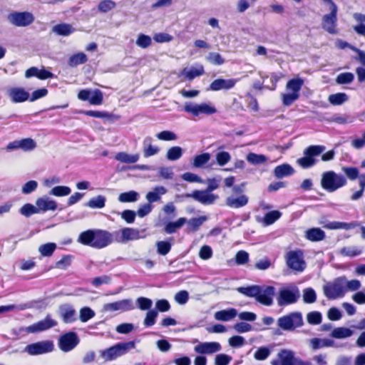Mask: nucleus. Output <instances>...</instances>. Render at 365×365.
Here are the masks:
<instances>
[{"label":"nucleus","mask_w":365,"mask_h":365,"mask_svg":"<svg viewBox=\"0 0 365 365\" xmlns=\"http://www.w3.org/2000/svg\"><path fill=\"white\" fill-rule=\"evenodd\" d=\"M237 310L234 308H230L228 309H223L217 312L215 314V318L217 320L227 322L235 318L237 316Z\"/></svg>","instance_id":"cd10ccee"},{"label":"nucleus","mask_w":365,"mask_h":365,"mask_svg":"<svg viewBox=\"0 0 365 365\" xmlns=\"http://www.w3.org/2000/svg\"><path fill=\"white\" fill-rule=\"evenodd\" d=\"M305 237L311 242H319L325 239L326 235L322 229L312 227L306 231Z\"/></svg>","instance_id":"a878e982"},{"label":"nucleus","mask_w":365,"mask_h":365,"mask_svg":"<svg viewBox=\"0 0 365 365\" xmlns=\"http://www.w3.org/2000/svg\"><path fill=\"white\" fill-rule=\"evenodd\" d=\"M87 61L88 58L86 55L83 52H79L70 56L68 59V65L71 67H76L80 64L86 63Z\"/></svg>","instance_id":"7c9ffc66"},{"label":"nucleus","mask_w":365,"mask_h":365,"mask_svg":"<svg viewBox=\"0 0 365 365\" xmlns=\"http://www.w3.org/2000/svg\"><path fill=\"white\" fill-rule=\"evenodd\" d=\"M151 142V138H146L143 140V156L145 158H149L150 156L155 155L160 151V149L157 146L153 145Z\"/></svg>","instance_id":"c85d7f7f"},{"label":"nucleus","mask_w":365,"mask_h":365,"mask_svg":"<svg viewBox=\"0 0 365 365\" xmlns=\"http://www.w3.org/2000/svg\"><path fill=\"white\" fill-rule=\"evenodd\" d=\"M185 197H192L202 205H212L219 197L218 195L209 192L206 189L195 190L192 193H187Z\"/></svg>","instance_id":"f8f14e48"},{"label":"nucleus","mask_w":365,"mask_h":365,"mask_svg":"<svg viewBox=\"0 0 365 365\" xmlns=\"http://www.w3.org/2000/svg\"><path fill=\"white\" fill-rule=\"evenodd\" d=\"M113 235L104 230H88L82 232L78 241L95 249L104 248L113 242Z\"/></svg>","instance_id":"f257e3e1"},{"label":"nucleus","mask_w":365,"mask_h":365,"mask_svg":"<svg viewBox=\"0 0 365 365\" xmlns=\"http://www.w3.org/2000/svg\"><path fill=\"white\" fill-rule=\"evenodd\" d=\"M317 299L315 291L312 288H307L304 290L303 300L305 303L312 304Z\"/></svg>","instance_id":"69168bd1"},{"label":"nucleus","mask_w":365,"mask_h":365,"mask_svg":"<svg viewBox=\"0 0 365 365\" xmlns=\"http://www.w3.org/2000/svg\"><path fill=\"white\" fill-rule=\"evenodd\" d=\"M186 222L187 220L185 217H180L175 222H170L165 225V231L168 234H172L177 229L180 228Z\"/></svg>","instance_id":"4c0bfd02"},{"label":"nucleus","mask_w":365,"mask_h":365,"mask_svg":"<svg viewBox=\"0 0 365 365\" xmlns=\"http://www.w3.org/2000/svg\"><path fill=\"white\" fill-rule=\"evenodd\" d=\"M19 212L22 215H24L26 217H29L34 214L39 213L37 206L36 205L34 206L30 203H26V204L24 205L21 207Z\"/></svg>","instance_id":"c03bdc74"},{"label":"nucleus","mask_w":365,"mask_h":365,"mask_svg":"<svg viewBox=\"0 0 365 365\" xmlns=\"http://www.w3.org/2000/svg\"><path fill=\"white\" fill-rule=\"evenodd\" d=\"M134 308L130 299H123L111 303L106 304L103 307L105 311L115 312V311H129Z\"/></svg>","instance_id":"f3484780"},{"label":"nucleus","mask_w":365,"mask_h":365,"mask_svg":"<svg viewBox=\"0 0 365 365\" xmlns=\"http://www.w3.org/2000/svg\"><path fill=\"white\" fill-rule=\"evenodd\" d=\"M304 84L303 79L300 78H292L287 83V89L294 93H299V91Z\"/></svg>","instance_id":"c9c22d12"},{"label":"nucleus","mask_w":365,"mask_h":365,"mask_svg":"<svg viewBox=\"0 0 365 365\" xmlns=\"http://www.w3.org/2000/svg\"><path fill=\"white\" fill-rule=\"evenodd\" d=\"M232 361V357L225 354L216 355L215 359V365H228Z\"/></svg>","instance_id":"774afa93"},{"label":"nucleus","mask_w":365,"mask_h":365,"mask_svg":"<svg viewBox=\"0 0 365 365\" xmlns=\"http://www.w3.org/2000/svg\"><path fill=\"white\" fill-rule=\"evenodd\" d=\"M78 342L79 340L76 333L69 331L61 336L58 341V346L61 351L68 352L73 349Z\"/></svg>","instance_id":"9d476101"},{"label":"nucleus","mask_w":365,"mask_h":365,"mask_svg":"<svg viewBox=\"0 0 365 365\" xmlns=\"http://www.w3.org/2000/svg\"><path fill=\"white\" fill-rule=\"evenodd\" d=\"M92 96L90 97L89 103L91 105H101L103 101V93L98 90L96 89L93 92H92Z\"/></svg>","instance_id":"680f3d73"},{"label":"nucleus","mask_w":365,"mask_h":365,"mask_svg":"<svg viewBox=\"0 0 365 365\" xmlns=\"http://www.w3.org/2000/svg\"><path fill=\"white\" fill-rule=\"evenodd\" d=\"M71 190L68 186L58 185L53 187L49 192V194L56 197H63L68 195Z\"/></svg>","instance_id":"ea45409f"},{"label":"nucleus","mask_w":365,"mask_h":365,"mask_svg":"<svg viewBox=\"0 0 365 365\" xmlns=\"http://www.w3.org/2000/svg\"><path fill=\"white\" fill-rule=\"evenodd\" d=\"M274 295L275 288L273 286H267L263 290L260 287L256 300L263 305L271 306L273 304V297Z\"/></svg>","instance_id":"2eb2a0df"},{"label":"nucleus","mask_w":365,"mask_h":365,"mask_svg":"<svg viewBox=\"0 0 365 365\" xmlns=\"http://www.w3.org/2000/svg\"><path fill=\"white\" fill-rule=\"evenodd\" d=\"M240 195L237 197L233 196H229L225 200V205L231 208H240L245 206L249 201L248 197L244 194L240 193Z\"/></svg>","instance_id":"5701e85b"},{"label":"nucleus","mask_w":365,"mask_h":365,"mask_svg":"<svg viewBox=\"0 0 365 365\" xmlns=\"http://www.w3.org/2000/svg\"><path fill=\"white\" fill-rule=\"evenodd\" d=\"M277 324L284 330H294L303 325L302 316L299 312H292L279 317Z\"/></svg>","instance_id":"39448f33"},{"label":"nucleus","mask_w":365,"mask_h":365,"mask_svg":"<svg viewBox=\"0 0 365 365\" xmlns=\"http://www.w3.org/2000/svg\"><path fill=\"white\" fill-rule=\"evenodd\" d=\"M21 149L24 151L34 150L36 147V143L32 138H27L20 140Z\"/></svg>","instance_id":"052dcab7"},{"label":"nucleus","mask_w":365,"mask_h":365,"mask_svg":"<svg viewBox=\"0 0 365 365\" xmlns=\"http://www.w3.org/2000/svg\"><path fill=\"white\" fill-rule=\"evenodd\" d=\"M155 190V191L149 192L146 195V199L150 204L160 200V197L157 191H160L161 194L165 193V189L163 187H156Z\"/></svg>","instance_id":"5fc2aeb1"},{"label":"nucleus","mask_w":365,"mask_h":365,"mask_svg":"<svg viewBox=\"0 0 365 365\" xmlns=\"http://www.w3.org/2000/svg\"><path fill=\"white\" fill-rule=\"evenodd\" d=\"M182 155V150L179 146L170 148L168 152L166 157L169 160H176L180 158Z\"/></svg>","instance_id":"49530a36"},{"label":"nucleus","mask_w":365,"mask_h":365,"mask_svg":"<svg viewBox=\"0 0 365 365\" xmlns=\"http://www.w3.org/2000/svg\"><path fill=\"white\" fill-rule=\"evenodd\" d=\"M325 296L329 299H336L343 297L346 292V278L338 277L332 283L324 287Z\"/></svg>","instance_id":"20e7f679"},{"label":"nucleus","mask_w":365,"mask_h":365,"mask_svg":"<svg viewBox=\"0 0 365 365\" xmlns=\"http://www.w3.org/2000/svg\"><path fill=\"white\" fill-rule=\"evenodd\" d=\"M184 110L188 113L192 114L194 116H198L201 113L212 115L215 113L217 111L214 106H210L207 103L197 105L192 103H185L184 106Z\"/></svg>","instance_id":"9b49d317"},{"label":"nucleus","mask_w":365,"mask_h":365,"mask_svg":"<svg viewBox=\"0 0 365 365\" xmlns=\"http://www.w3.org/2000/svg\"><path fill=\"white\" fill-rule=\"evenodd\" d=\"M115 159L121 163H134L139 160V155H129L125 152H120L116 154Z\"/></svg>","instance_id":"f704fd0d"},{"label":"nucleus","mask_w":365,"mask_h":365,"mask_svg":"<svg viewBox=\"0 0 365 365\" xmlns=\"http://www.w3.org/2000/svg\"><path fill=\"white\" fill-rule=\"evenodd\" d=\"M60 315L64 323H72L76 320L75 309L70 305H64L60 307Z\"/></svg>","instance_id":"393cba45"},{"label":"nucleus","mask_w":365,"mask_h":365,"mask_svg":"<svg viewBox=\"0 0 365 365\" xmlns=\"http://www.w3.org/2000/svg\"><path fill=\"white\" fill-rule=\"evenodd\" d=\"M152 43V38L150 36L140 34L138 35V38L136 40V44L142 48H146L149 47Z\"/></svg>","instance_id":"4d7b16f0"},{"label":"nucleus","mask_w":365,"mask_h":365,"mask_svg":"<svg viewBox=\"0 0 365 365\" xmlns=\"http://www.w3.org/2000/svg\"><path fill=\"white\" fill-rule=\"evenodd\" d=\"M237 81L238 80L235 78H217L210 84V89L213 91L230 90L235 86Z\"/></svg>","instance_id":"a211bd4d"},{"label":"nucleus","mask_w":365,"mask_h":365,"mask_svg":"<svg viewBox=\"0 0 365 365\" xmlns=\"http://www.w3.org/2000/svg\"><path fill=\"white\" fill-rule=\"evenodd\" d=\"M72 258V255H63L60 260L56 262V267L61 269H67L71 264Z\"/></svg>","instance_id":"338daca9"},{"label":"nucleus","mask_w":365,"mask_h":365,"mask_svg":"<svg viewBox=\"0 0 365 365\" xmlns=\"http://www.w3.org/2000/svg\"><path fill=\"white\" fill-rule=\"evenodd\" d=\"M349 99L345 93H336L331 94L328 97L329 102L333 106H340L346 102Z\"/></svg>","instance_id":"2f4dec72"},{"label":"nucleus","mask_w":365,"mask_h":365,"mask_svg":"<svg viewBox=\"0 0 365 365\" xmlns=\"http://www.w3.org/2000/svg\"><path fill=\"white\" fill-rule=\"evenodd\" d=\"M7 19L9 21L18 27H26L34 21V16L29 11H13Z\"/></svg>","instance_id":"423d86ee"},{"label":"nucleus","mask_w":365,"mask_h":365,"mask_svg":"<svg viewBox=\"0 0 365 365\" xmlns=\"http://www.w3.org/2000/svg\"><path fill=\"white\" fill-rule=\"evenodd\" d=\"M138 194L135 191L123 192L119 195L118 200L121 202H132L138 200Z\"/></svg>","instance_id":"603ef678"},{"label":"nucleus","mask_w":365,"mask_h":365,"mask_svg":"<svg viewBox=\"0 0 365 365\" xmlns=\"http://www.w3.org/2000/svg\"><path fill=\"white\" fill-rule=\"evenodd\" d=\"M336 22L337 6L335 4H333V6L331 7L330 13L325 14L322 18V28L328 33L335 34L337 33Z\"/></svg>","instance_id":"1a4fd4ad"},{"label":"nucleus","mask_w":365,"mask_h":365,"mask_svg":"<svg viewBox=\"0 0 365 365\" xmlns=\"http://www.w3.org/2000/svg\"><path fill=\"white\" fill-rule=\"evenodd\" d=\"M121 235L123 241H129L138 239L140 232L137 229L125 227L121 230Z\"/></svg>","instance_id":"473e14b6"},{"label":"nucleus","mask_w":365,"mask_h":365,"mask_svg":"<svg viewBox=\"0 0 365 365\" xmlns=\"http://www.w3.org/2000/svg\"><path fill=\"white\" fill-rule=\"evenodd\" d=\"M288 267L296 272H302L306 267L303 252L300 250L289 251L286 257Z\"/></svg>","instance_id":"0eeeda50"},{"label":"nucleus","mask_w":365,"mask_h":365,"mask_svg":"<svg viewBox=\"0 0 365 365\" xmlns=\"http://www.w3.org/2000/svg\"><path fill=\"white\" fill-rule=\"evenodd\" d=\"M354 79V76L352 73L345 72L339 73L336 78V82L338 84H348L351 83Z\"/></svg>","instance_id":"de8ad7c7"},{"label":"nucleus","mask_w":365,"mask_h":365,"mask_svg":"<svg viewBox=\"0 0 365 365\" xmlns=\"http://www.w3.org/2000/svg\"><path fill=\"white\" fill-rule=\"evenodd\" d=\"M129 346H134V342L118 344L104 350L102 352V356L107 361L113 360L120 355V351L121 350H125Z\"/></svg>","instance_id":"4468645a"},{"label":"nucleus","mask_w":365,"mask_h":365,"mask_svg":"<svg viewBox=\"0 0 365 365\" xmlns=\"http://www.w3.org/2000/svg\"><path fill=\"white\" fill-rule=\"evenodd\" d=\"M105 204L106 198L103 195L93 197L88 202V205L91 208H103L105 207Z\"/></svg>","instance_id":"3c124183"},{"label":"nucleus","mask_w":365,"mask_h":365,"mask_svg":"<svg viewBox=\"0 0 365 365\" xmlns=\"http://www.w3.org/2000/svg\"><path fill=\"white\" fill-rule=\"evenodd\" d=\"M115 6V2L112 0H103L98 4V9L101 12L106 13L114 9Z\"/></svg>","instance_id":"bf43d9fd"},{"label":"nucleus","mask_w":365,"mask_h":365,"mask_svg":"<svg viewBox=\"0 0 365 365\" xmlns=\"http://www.w3.org/2000/svg\"><path fill=\"white\" fill-rule=\"evenodd\" d=\"M294 173V168L290 165L287 163L277 165L274 170V174L277 178H282L285 176H289L293 175Z\"/></svg>","instance_id":"bb28decb"},{"label":"nucleus","mask_w":365,"mask_h":365,"mask_svg":"<svg viewBox=\"0 0 365 365\" xmlns=\"http://www.w3.org/2000/svg\"><path fill=\"white\" fill-rule=\"evenodd\" d=\"M359 226V223L356 222H330L323 225V227L327 230H349L351 229H354Z\"/></svg>","instance_id":"b1692460"},{"label":"nucleus","mask_w":365,"mask_h":365,"mask_svg":"<svg viewBox=\"0 0 365 365\" xmlns=\"http://www.w3.org/2000/svg\"><path fill=\"white\" fill-rule=\"evenodd\" d=\"M205 71L202 66H200L199 68H191L187 71L184 70V75L188 80H192L197 76L203 75Z\"/></svg>","instance_id":"13d9d810"},{"label":"nucleus","mask_w":365,"mask_h":365,"mask_svg":"<svg viewBox=\"0 0 365 365\" xmlns=\"http://www.w3.org/2000/svg\"><path fill=\"white\" fill-rule=\"evenodd\" d=\"M53 31L59 36H66L74 32L75 29L71 24L61 23L56 24L52 29Z\"/></svg>","instance_id":"c756f323"},{"label":"nucleus","mask_w":365,"mask_h":365,"mask_svg":"<svg viewBox=\"0 0 365 365\" xmlns=\"http://www.w3.org/2000/svg\"><path fill=\"white\" fill-rule=\"evenodd\" d=\"M210 159V154L209 153L197 155L193 159L192 165L195 168H202L209 162Z\"/></svg>","instance_id":"58836bf2"},{"label":"nucleus","mask_w":365,"mask_h":365,"mask_svg":"<svg viewBox=\"0 0 365 365\" xmlns=\"http://www.w3.org/2000/svg\"><path fill=\"white\" fill-rule=\"evenodd\" d=\"M207 61L215 66H221L225 63V58L216 52H210L206 57Z\"/></svg>","instance_id":"79ce46f5"},{"label":"nucleus","mask_w":365,"mask_h":365,"mask_svg":"<svg viewBox=\"0 0 365 365\" xmlns=\"http://www.w3.org/2000/svg\"><path fill=\"white\" fill-rule=\"evenodd\" d=\"M57 325V322L47 315L43 320L39 321L27 327V331L31 333L40 332Z\"/></svg>","instance_id":"dca6fc26"},{"label":"nucleus","mask_w":365,"mask_h":365,"mask_svg":"<svg viewBox=\"0 0 365 365\" xmlns=\"http://www.w3.org/2000/svg\"><path fill=\"white\" fill-rule=\"evenodd\" d=\"M259 287H260L258 285H252V286H249V287H238L237 289V290L240 293H241L247 297H255V299H256L257 296L259 294Z\"/></svg>","instance_id":"72a5a7b5"},{"label":"nucleus","mask_w":365,"mask_h":365,"mask_svg":"<svg viewBox=\"0 0 365 365\" xmlns=\"http://www.w3.org/2000/svg\"><path fill=\"white\" fill-rule=\"evenodd\" d=\"M282 213L278 210H272L267 212L264 216V222L267 225H270L280 218Z\"/></svg>","instance_id":"a19ab883"},{"label":"nucleus","mask_w":365,"mask_h":365,"mask_svg":"<svg viewBox=\"0 0 365 365\" xmlns=\"http://www.w3.org/2000/svg\"><path fill=\"white\" fill-rule=\"evenodd\" d=\"M8 95L13 103H22L29 98V93L23 88L14 87L8 91Z\"/></svg>","instance_id":"4be33fe9"},{"label":"nucleus","mask_w":365,"mask_h":365,"mask_svg":"<svg viewBox=\"0 0 365 365\" xmlns=\"http://www.w3.org/2000/svg\"><path fill=\"white\" fill-rule=\"evenodd\" d=\"M36 205L38 207L39 213H44L48 211H55L58 207L56 202L46 195L38 198L36 200Z\"/></svg>","instance_id":"6ab92c4d"},{"label":"nucleus","mask_w":365,"mask_h":365,"mask_svg":"<svg viewBox=\"0 0 365 365\" xmlns=\"http://www.w3.org/2000/svg\"><path fill=\"white\" fill-rule=\"evenodd\" d=\"M157 252L160 255H166L171 250L172 245L168 241H158L156 243Z\"/></svg>","instance_id":"864d4df0"},{"label":"nucleus","mask_w":365,"mask_h":365,"mask_svg":"<svg viewBox=\"0 0 365 365\" xmlns=\"http://www.w3.org/2000/svg\"><path fill=\"white\" fill-rule=\"evenodd\" d=\"M346 183V177L332 170L324 172L322 175L321 185L323 189L330 192L345 186Z\"/></svg>","instance_id":"f03ea898"},{"label":"nucleus","mask_w":365,"mask_h":365,"mask_svg":"<svg viewBox=\"0 0 365 365\" xmlns=\"http://www.w3.org/2000/svg\"><path fill=\"white\" fill-rule=\"evenodd\" d=\"M359 184L360 186V189L352 194V195L351 196V200H357L363 196L364 192L365 190V174H361V175L359 176Z\"/></svg>","instance_id":"a18cd8bd"},{"label":"nucleus","mask_w":365,"mask_h":365,"mask_svg":"<svg viewBox=\"0 0 365 365\" xmlns=\"http://www.w3.org/2000/svg\"><path fill=\"white\" fill-rule=\"evenodd\" d=\"M299 292L292 291L288 289H282L279 292L277 302L279 306H284L295 303L299 298Z\"/></svg>","instance_id":"ddd939ff"},{"label":"nucleus","mask_w":365,"mask_h":365,"mask_svg":"<svg viewBox=\"0 0 365 365\" xmlns=\"http://www.w3.org/2000/svg\"><path fill=\"white\" fill-rule=\"evenodd\" d=\"M56 248V245L53 242L46 243L39 247V252L42 256H51Z\"/></svg>","instance_id":"37998d69"},{"label":"nucleus","mask_w":365,"mask_h":365,"mask_svg":"<svg viewBox=\"0 0 365 365\" xmlns=\"http://www.w3.org/2000/svg\"><path fill=\"white\" fill-rule=\"evenodd\" d=\"M324 150L325 146L324 145H309L304 150V156L297 159V163L302 168H311L317 163V160L314 158L319 156Z\"/></svg>","instance_id":"7ed1b4c3"},{"label":"nucleus","mask_w":365,"mask_h":365,"mask_svg":"<svg viewBox=\"0 0 365 365\" xmlns=\"http://www.w3.org/2000/svg\"><path fill=\"white\" fill-rule=\"evenodd\" d=\"M54 349L52 341L45 340L28 344L25 351L31 356H36L51 352Z\"/></svg>","instance_id":"6e6552de"},{"label":"nucleus","mask_w":365,"mask_h":365,"mask_svg":"<svg viewBox=\"0 0 365 365\" xmlns=\"http://www.w3.org/2000/svg\"><path fill=\"white\" fill-rule=\"evenodd\" d=\"M247 160L252 164L257 165L265 163L267 161V158L264 155L250 153L247 155Z\"/></svg>","instance_id":"e2e57ef3"},{"label":"nucleus","mask_w":365,"mask_h":365,"mask_svg":"<svg viewBox=\"0 0 365 365\" xmlns=\"http://www.w3.org/2000/svg\"><path fill=\"white\" fill-rule=\"evenodd\" d=\"M342 171L346 175V178L350 180H355L356 178L359 179V171L356 167H343Z\"/></svg>","instance_id":"8fccbe9b"},{"label":"nucleus","mask_w":365,"mask_h":365,"mask_svg":"<svg viewBox=\"0 0 365 365\" xmlns=\"http://www.w3.org/2000/svg\"><path fill=\"white\" fill-rule=\"evenodd\" d=\"M353 331L346 327H337L331 331V336L335 339H344L352 335Z\"/></svg>","instance_id":"e433bc0d"},{"label":"nucleus","mask_w":365,"mask_h":365,"mask_svg":"<svg viewBox=\"0 0 365 365\" xmlns=\"http://www.w3.org/2000/svg\"><path fill=\"white\" fill-rule=\"evenodd\" d=\"M221 345L216 341L200 343L195 347V351L201 354H212L221 350Z\"/></svg>","instance_id":"aec40b11"},{"label":"nucleus","mask_w":365,"mask_h":365,"mask_svg":"<svg viewBox=\"0 0 365 365\" xmlns=\"http://www.w3.org/2000/svg\"><path fill=\"white\" fill-rule=\"evenodd\" d=\"M278 359L272 362V365H294L297 358L293 351L287 349L281 350L278 354Z\"/></svg>","instance_id":"412c9836"},{"label":"nucleus","mask_w":365,"mask_h":365,"mask_svg":"<svg viewBox=\"0 0 365 365\" xmlns=\"http://www.w3.org/2000/svg\"><path fill=\"white\" fill-rule=\"evenodd\" d=\"M299 98V93H282V103L284 106H291L294 101H296Z\"/></svg>","instance_id":"6e6d98bb"},{"label":"nucleus","mask_w":365,"mask_h":365,"mask_svg":"<svg viewBox=\"0 0 365 365\" xmlns=\"http://www.w3.org/2000/svg\"><path fill=\"white\" fill-rule=\"evenodd\" d=\"M95 316V312L90 307H84L80 309V320L81 322H86Z\"/></svg>","instance_id":"09e8293b"},{"label":"nucleus","mask_w":365,"mask_h":365,"mask_svg":"<svg viewBox=\"0 0 365 365\" xmlns=\"http://www.w3.org/2000/svg\"><path fill=\"white\" fill-rule=\"evenodd\" d=\"M158 317V312L155 309L149 310L144 319V325L146 327H151L155 324V319Z\"/></svg>","instance_id":"0e129e2a"}]
</instances>
